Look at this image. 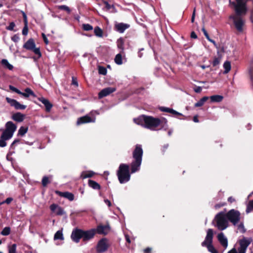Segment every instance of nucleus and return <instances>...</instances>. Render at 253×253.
Wrapping results in <instances>:
<instances>
[{
	"label": "nucleus",
	"mask_w": 253,
	"mask_h": 253,
	"mask_svg": "<svg viewBox=\"0 0 253 253\" xmlns=\"http://www.w3.org/2000/svg\"><path fill=\"white\" fill-rule=\"evenodd\" d=\"M235 2L230 1V5L234 7L236 14L231 15L230 19L233 21L236 29L239 32H242L244 21L240 17L242 14L246 12L247 8L245 7V3L242 0H236Z\"/></svg>",
	"instance_id": "obj_2"
},
{
	"label": "nucleus",
	"mask_w": 253,
	"mask_h": 253,
	"mask_svg": "<svg viewBox=\"0 0 253 253\" xmlns=\"http://www.w3.org/2000/svg\"><path fill=\"white\" fill-rule=\"evenodd\" d=\"M1 63L2 65L6 67L9 70H12L13 68V66L8 62L7 59H2L1 61Z\"/></svg>",
	"instance_id": "obj_37"
},
{
	"label": "nucleus",
	"mask_w": 253,
	"mask_h": 253,
	"mask_svg": "<svg viewBox=\"0 0 253 253\" xmlns=\"http://www.w3.org/2000/svg\"><path fill=\"white\" fill-rule=\"evenodd\" d=\"M143 153L141 145L136 144L132 152L133 161L130 164L131 173L139 170L142 163Z\"/></svg>",
	"instance_id": "obj_3"
},
{
	"label": "nucleus",
	"mask_w": 253,
	"mask_h": 253,
	"mask_svg": "<svg viewBox=\"0 0 253 253\" xmlns=\"http://www.w3.org/2000/svg\"><path fill=\"white\" fill-rule=\"evenodd\" d=\"M219 63V60L217 58H215L214 59L212 62L213 66H216L218 65Z\"/></svg>",
	"instance_id": "obj_52"
},
{
	"label": "nucleus",
	"mask_w": 253,
	"mask_h": 253,
	"mask_svg": "<svg viewBox=\"0 0 253 253\" xmlns=\"http://www.w3.org/2000/svg\"><path fill=\"white\" fill-rule=\"evenodd\" d=\"M82 28L84 31H89L93 30V27L89 24H83Z\"/></svg>",
	"instance_id": "obj_41"
},
{
	"label": "nucleus",
	"mask_w": 253,
	"mask_h": 253,
	"mask_svg": "<svg viewBox=\"0 0 253 253\" xmlns=\"http://www.w3.org/2000/svg\"><path fill=\"white\" fill-rule=\"evenodd\" d=\"M238 230L239 232L241 233H244L246 231L245 228L244 227V224L242 222H241L238 225Z\"/></svg>",
	"instance_id": "obj_44"
},
{
	"label": "nucleus",
	"mask_w": 253,
	"mask_h": 253,
	"mask_svg": "<svg viewBox=\"0 0 253 253\" xmlns=\"http://www.w3.org/2000/svg\"><path fill=\"white\" fill-rule=\"evenodd\" d=\"M223 97L220 95H214L210 97L211 102H220L223 100Z\"/></svg>",
	"instance_id": "obj_29"
},
{
	"label": "nucleus",
	"mask_w": 253,
	"mask_h": 253,
	"mask_svg": "<svg viewBox=\"0 0 253 253\" xmlns=\"http://www.w3.org/2000/svg\"><path fill=\"white\" fill-rule=\"evenodd\" d=\"M28 129V128L27 127H20L18 130V134L21 136H23L25 134L27 133Z\"/></svg>",
	"instance_id": "obj_39"
},
{
	"label": "nucleus",
	"mask_w": 253,
	"mask_h": 253,
	"mask_svg": "<svg viewBox=\"0 0 253 253\" xmlns=\"http://www.w3.org/2000/svg\"><path fill=\"white\" fill-rule=\"evenodd\" d=\"M15 24L13 22H10L9 25L6 27V29L9 31H13Z\"/></svg>",
	"instance_id": "obj_49"
},
{
	"label": "nucleus",
	"mask_w": 253,
	"mask_h": 253,
	"mask_svg": "<svg viewBox=\"0 0 253 253\" xmlns=\"http://www.w3.org/2000/svg\"><path fill=\"white\" fill-rule=\"evenodd\" d=\"M202 30L204 34V35L205 36L206 38H207V39H209L210 38V37H209V35L208 33V32H207V31L206 30V29H205L204 27H203L202 29Z\"/></svg>",
	"instance_id": "obj_53"
},
{
	"label": "nucleus",
	"mask_w": 253,
	"mask_h": 253,
	"mask_svg": "<svg viewBox=\"0 0 253 253\" xmlns=\"http://www.w3.org/2000/svg\"><path fill=\"white\" fill-rule=\"evenodd\" d=\"M95 234V229H92L87 231L83 230L82 239L83 241L86 242L93 238Z\"/></svg>",
	"instance_id": "obj_12"
},
{
	"label": "nucleus",
	"mask_w": 253,
	"mask_h": 253,
	"mask_svg": "<svg viewBox=\"0 0 253 253\" xmlns=\"http://www.w3.org/2000/svg\"><path fill=\"white\" fill-rule=\"evenodd\" d=\"M213 237V230L212 229H209L207 231L205 239L202 243L201 245L203 247H207L208 251L211 253H218L212 244Z\"/></svg>",
	"instance_id": "obj_6"
},
{
	"label": "nucleus",
	"mask_w": 253,
	"mask_h": 253,
	"mask_svg": "<svg viewBox=\"0 0 253 253\" xmlns=\"http://www.w3.org/2000/svg\"><path fill=\"white\" fill-rule=\"evenodd\" d=\"M108 246L107 239L103 238L98 242L96 247V251L99 253H104L107 250Z\"/></svg>",
	"instance_id": "obj_10"
},
{
	"label": "nucleus",
	"mask_w": 253,
	"mask_h": 253,
	"mask_svg": "<svg viewBox=\"0 0 253 253\" xmlns=\"http://www.w3.org/2000/svg\"><path fill=\"white\" fill-rule=\"evenodd\" d=\"M16 245L15 244H12L8 246V253H16Z\"/></svg>",
	"instance_id": "obj_40"
},
{
	"label": "nucleus",
	"mask_w": 253,
	"mask_h": 253,
	"mask_svg": "<svg viewBox=\"0 0 253 253\" xmlns=\"http://www.w3.org/2000/svg\"><path fill=\"white\" fill-rule=\"evenodd\" d=\"M117 47L118 48L121 50L120 52L124 53V42L123 38H120L117 40Z\"/></svg>",
	"instance_id": "obj_30"
},
{
	"label": "nucleus",
	"mask_w": 253,
	"mask_h": 253,
	"mask_svg": "<svg viewBox=\"0 0 253 253\" xmlns=\"http://www.w3.org/2000/svg\"><path fill=\"white\" fill-rule=\"evenodd\" d=\"M228 253H239L238 251L237 252V250L234 248L230 251H229Z\"/></svg>",
	"instance_id": "obj_63"
},
{
	"label": "nucleus",
	"mask_w": 253,
	"mask_h": 253,
	"mask_svg": "<svg viewBox=\"0 0 253 253\" xmlns=\"http://www.w3.org/2000/svg\"><path fill=\"white\" fill-rule=\"evenodd\" d=\"M88 184L89 187L94 189L98 190L100 189V185L95 181L89 179L88 180Z\"/></svg>",
	"instance_id": "obj_28"
},
{
	"label": "nucleus",
	"mask_w": 253,
	"mask_h": 253,
	"mask_svg": "<svg viewBox=\"0 0 253 253\" xmlns=\"http://www.w3.org/2000/svg\"><path fill=\"white\" fill-rule=\"evenodd\" d=\"M22 96L25 98H28L30 96H32L34 97L36 96L35 93L32 90V89L30 88H26L25 89V92H21V94Z\"/></svg>",
	"instance_id": "obj_22"
},
{
	"label": "nucleus",
	"mask_w": 253,
	"mask_h": 253,
	"mask_svg": "<svg viewBox=\"0 0 253 253\" xmlns=\"http://www.w3.org/2000/svg\"><path fill=\"white\" fill-rule=\"evenodd\" d=\"M110 230V227L108 225H99L96 229V231L99 234H107Z\"/></svg>",
	"instance_id": "obj_19"
},
{
	"label": "nucleus",
	"mask_w": 253,
	"mask_h": 253,
	"mask_svg": "<svg viewBox=\"0 0 253 253\" xmlns=\"http://www.w3.org/2000/svg\"><path fill=\"white\" fill-rule=\"evenodd\" d=\"M5 99L7 102L9 103L11 106L14 107L15 109L24 110L26 108V105L21 104L15 99H11L8 97H6Z\"/></svg>",
	"instance_id": "obj_11"
},
{
	"label": "nucleus",
	"mask_w": 253,
	"mask_h": 253,
	"mask_svg": "<svg viewBox=\"0 0 253 253\" xmlns=\"http://www.w3.org/2000/svg\"><path fill=\"white\" fill-rule=\"evenodd\" d=\"M35 54L38 55L39 57L41 56V53L39 48H37L35 46L32 50Z\"/></svg>",
	"instance_id": "obj_48"
},
{
	"label": "nucleus",
	"mask_w": 253,
	"mask_h": 253,
	"mask_svg": "<svg viewBox=\"0 0 253 253\" xmlns=\"http://www.w3.org/2000/svg\"><path fill=\"white\" fill-rule=\"evenodd\" d=\"M56 193L60 197L65 198L70 201H72L74 199V195L72 193L69 192H62L56 191Z\"/></svg>",
	"instance_id": "obj_17"
},
{
	"label": "nucleus",
	"mask_w": 253,
	"mask_h": 253,
	"mask_svg": "<svg viewBox=\"0 0 253 253\" xmlns=\"http://www.w3.org/2000/svg\"><path fill=\"white\" fill-rule=\"evenodd\" d=\"M35 46V43L33 39H30L24 44L23 47L27 50H31Z\"/></svg>",
	"instance_id": "obj_21"
},
{
	"label": "nucleus",
	"mask_w": 253,
	"mask_h": 253,
	"mask_svg": "<svg viewBox=\"0 0 253 253\" xmlns=\"http://www.w3.org/2000/svg\"><path fill=\"white\" fill-rule=\"evenodd\" d=\"M83 230L76 229L72 231L71 237L73 241L79 243L80 239H82Z\"/></svg>",
	"instance_id": "obj_14"
},
{
	"label": "nucleus",
	"mask_w": 253,
	"mask_h": 253,
	"mask_svg": "<svg viewBox=\"0 0 253 253\" xmlns=\"http://www.w3.org/2000/svg\"><path fill=\"white\" fill-rule=\"evenodd\" d=\"M228 222L226 212L222 211L216 214L212 223L218 230L222 231L228 227Z\"/></svg>",
	"instance_id": "obj_4"
},
{
	"label": "nucleus",
	"mask_w": 253,
	"mask_h": 253,
	"mask_svg": "<svg viewBox=\"0 0 253 253\" xmlns=\"http://www.w3.org/2000/svg\"><path fill=\"white\" fill-rule=\"evenodd\" d=\"M28 29L27 27V25H25V26L23 28L22 30V34L24 36H26L28 34Z\"/></svg>",
	"instance_id": "obj_51"
},
{
	"label": "nucleus",
	"mask_w": 253,
	"mask_h": 253,
	"mask_svg": "<svg viewBox=\"0 0 253 253\" xmlns=\"http://www.w3.org/2000/svg\"><path fill=\"white\" fill-rule=\"evenodd\" d=\"M72 84L76 86H78L77 81L73 78H72Z\"/></svg>",
	"instance_id": "obj_64"
},
{
	"label": "nucleus",
	"mask_w": 253,
	"mask_h": 253,
	"mask_svg": "<svg viewBox=\"0 0 253 253\" xmlns=\"http://www.w3.org/2000/svg\"><path fill=\"white\" fill-rule=\"evenodd\" d=\"M248 72H249V74L250 76L251 80H252L253 79V69H252V67H250L249 69Z\"/></svg>",
	"instance_id": "obj_58"
},
{
	"label": "nucleus",
	"mask_w": 253,
	"mask_h": 253,
	"mask_svg": "<svg viewBox=\"0 0 253 253\" xmlns=\"http://www.w3.org/2000/svg\"><path fill=\"white\" fill-rule=\"evenodd\" d=\"M58 8L60 10H63L67 11L68 13H70L71 10L70 8L65 5H61L58 6Z\"/></svg>",
	"instance_id": "obj_43"
},
{
	"label": "nucleus",
	"mask_w": 253,
	"mask_h": 253,
	"mask_svg": "<svg viewBox=\"0 0 253 253\" xmlns=\"http://www.w3.org/2000/svg\"><path fill=\"white\" fill-rule=\"evenodd\" d=\"M117 174L120 183L123 184L128 182L130 178L129 166L125 164H120Z\"/></svg>",
	"instance_id": "obj_5"
},
{
	"label": "nucleus",
	"mask_w": 253,
	"mask_h": 253,
	"mask_svg": "<svg viewBox=\"0 0 253 253\" xmlns=\"http://www.w3.org/2000/svg\"><path fill=\"white\" fill-rule=\"evenodd\" d=\"M116 90V88L109 87L102 89L98 93V98H102L114 92Z\"/></svg>",
	"instance_id": "obj_15"
},
{
	"label": "nucleus",
	"mask_w": 253,
	"mask_h": 253,
	"mask_svg": "<svg viewBox=\"0 0 253 253\" xmlns=\"http://www.w3.org/2000/svg\"><path fill=\"white\" fill-rule=\"evenodd\" d=\"M208 40L209 42H211V43H212L214 44V45L216 48H217V44L215 42L214 40H213L211 39L210 38L209 39H208Z\"/></svg>",
	"instance_id": "obj_62"
},
{
	"label": "nucleus",
	"mask_w": 253,
	"mask_h": 253,
	"mask_svg": "<svg viewBox=\"0 0 253 253\" xmlns=\"http://www.w3.org/2000/svg\"><path fill=\"white\" fill-rule=\"evenodd\" d=\"M54 239L56 240H63L64 239L63 233L62 230L57 231L54 236Z\"/></svg>",
	"instance_id": "obj_33"
},
{
	"label": "nucleus",
	"mask_w": 253,
	"mask_h": 253,
	"mask_svg": "<svg viewBox=\"0 0 253 253\" xmlns=\"http://www.w3.org/2000/svg\"><path fill=\"white\" fill-rule=\"evenodd\" d=\"M13 133L6 129L2 132L1 135V138H3L5 140H8L12 137Z\"/></svg>",
	"instance_id": "obj_27"
},
{
	"label": "nucleus",
	"mask_w": 253,
	"mask_h": 253,
	"mask_svg": "<svg viewBox=\"0 0 253 253\" xmlns=\"http://www.w3.org/2000/svg\"><path fill=\"white\" fill-rule=\"evenodd\" d=\"M115 27L118 32L120 33H123L129 26L127 24L121 23L116 25Z\"/></svg>",
	"instance_id": "obj_20"
},
{
	"label": "nucleus",
	"mask_w": 253,
	"mask_h": 253,
	"mask_svg": "<svg viewBox=\"0 0 253 253\" xmlns=\"http://www.w3.org/2000/svg\"><path fill=\"white\" fill-rule=\"evenodd\" d=\"M253 210V200H250L247 204V208L246 209V212L249 213Z\"/></svg>",
	"instance_id": "obj_38"
},
{
	"label": "nucleus",
	"mask_w": 253,
	"mask_h": 253,
	"mask_svg": "<svg viewBox=\"0 0 253 253\" xmlns=\"http://www.w3.org/2000/svg\"><path fill=\"white\" fill-rule=\"evenodd\" d=\"M94 173H95L93 171L91 170L84 171L82 172L81 177L83 179H85L92 177L94 174Z\"/></svg>",
	"instance_id": "obj_26"
},
{
	"label": "nucleus",
	"mask_w": 253,
	"mask_h": 253,
	"mask_svg": "<svg viewBox=\"0 0 253 253\" xmlns=\"http://www.w3.org/2000/svg\"><path fill=\"white\" fill-rule=\"evenodd\" d=\"M11 39L15 42H18L19 38L17 35H15L12 37Z\"/></svg>",
	"instance_id": "obj_56"
},
{
	"label": "nucleus",
	"mask_w": 253,
	"mask_h": 253,
	"mask_svg": "<svg viewBox=\"0 0 253 253\" xmlns=\"http://www.w3.org/2000/svg\"><path fill=\"white\" fill-rule=\"evenodd\" d=\"M252 241L251 238L244 237L239 241L240 247L238 249L239 253H245L246 250Z\"/></svg>",
	"instance_id": "obj_9"
},
{
	"label": "nucleus",
	"mask_w": 253,
	"mask_h": 253,
	"mask_svg": "<svg viewBox=\"0 0 253 253\" xmlns=\"http://www.w3.org/2000/svg\"><path fill=\"white\" fill-rule=\"evenodd\" d=\"M217 239L220 244L225 248L228 246L227 238L225 236L223 233L221 232L217 235Z\"/></svg>",
	"instance_id": "obj_16"
},
{
	"label": "nucleus",
	"mask_w": 253,
	"mask_h": 253,
	"mask_svg": "<svg viewBox=\"0 0 253 253\" xmlns=\"http://www.w3.org/2000/svg\"><path fill=\"white\" fill-rule=\"evenodd\" d=\"M133 121L136 124L141 125L151 130L161 129L166 130L168 129L167 121L166 120H161L158 118L142 115L138 118L134 119Z\"/></svg>",
	"instance_id": "obj_1"
},
{
	"label": "nucleus",
	"mask_w": 253,
	"mask_h": 253,
	"mask_svg": "<svg viewBox=\"0 0 253 253\" xmlns=\"http://www.w3.org/2000/svg\"><path fill=\"white\" fill-rule=\"evenodd\" d=\"M122 52L117 54L115 57V62L118 65H121L123 64L122 61Z\"/></svg>",
	"instance_id": "obj_34"
},
{
	"label": "nucleus",
	"mask_w": 253,
	"mask_h": 253,
	"mask_svg": "<svg viewBox=\"0 0 253 253\" xmlns=\"http://www.w3.org/2000/svg\"><path fill=\"white\" fill-rule=\"evenodd\" d=\"M42 37L43 38V41H44V43L46 44H48V39L46 38L45 35L44 33H42Z\"/></svg>",
	"instance_id": "obj_54"
},
{
	"label": "nucleus",
	"mask_w": 253,
	"mask_h": 253,
	"mask_svg": "<svg viewBox=\"0 0 253 253\" xmlns=\"http://www.w3.org/2000/svg\"><path fill=\"white\" fill-rule=\"evenodd\" d=\"M98 114L99 113L97 111L92 110L89 113V115H86L78 118L77 125H80L85 123H94L96 120L95 115Z\"/></svg>",
	"instance_id": "obj_7"
},
{
	"label": "nucleus",
	"mask_w": 253,
	"mask_h": 253,
	"mask_svg": "<svg viewBox=\"0 0 253 253\" xmlns=\"http://www.w3.org/2000/svg\"><path fill=\"white\" fill-rule=\"evenodd\" d=\"M160 109L162 112L169 113H171V114H172L173 115H182L181 113H180L176 111L175 110H173V109H171L170 108H168V107H160Z\"/></svg>",
	"instance_id": "obj_24"
},
{
	"label": "nucleus",
	"mask_w": 253,
	"mask_h": 253,
	"mask_svg": "<svg viewBox=\"0 0 253 253\" xmlns=\"http://www.w3.org/2000/svg\"><path fill=\"white\" fill-rule=\"evenodd\" d=\"M190 36H191V38L192 39H196L197 38V35L194 32H192Z\"/></svg>",
	"instance_id": "obj_61"
},
{
	"label": "nucleus",
	"mask_w": 253,
	"mask_h": 253,
	"mask_svg": "<svg viewBox=\"0 0 253 253\" xmlns=\"http://www.w3.org/2000/svg\"><path fill=\"white\" fill-rule=\"evenodd\" d=\"M5 140H6L4 139L3 138H0V147H4L6 146V143L5 142Z\"/></svg>",
	"instance_id": "obj_50"
},
{
	"label": "nucleus",
	"mask_w": 253,
	"mask_h": 253,
	"mask_svg": "<svg viewBox=\"0 0 253 253\" xmlns=\"http://www.w3.org/2000/svg\"><path fill=\"white\" fill-rule=\"evenodd\" d=\"M224 205V204H216V205L214 206V208H215V209L217 210V209H219V208H221V207H223Z\"/></svg>",
	"instance_id": "obj_59"
},
{
	"label": "nucleus",
	"mask_w": 253,
	"mask_h": 253,
	"mask_svg": "<svg viewBox=\"0 0 253 253\" xmlns=\"http://www.w3.org/2000/svg\"><path fill=\"white\" fill-rule=\"evenodd\" d=\"M223 68L224 69V71L223 72V74H227L231 70V63L229 61H226L223 64Z\"/></svg>",
	"instance_id": "obj_32"
},
{
	"label": "nucleus",
	"mask_w": 253,
	"mask_h": 253,
	"mask_svg": "<svg viewBox=\"0 0 253 253\" xmlns=\"http://www.w3.org/2000/svg\"><path fill=\"white\" fill-rule=\"evenodd\" d=\"M38 100L44 104L47 112H49L50 111L52 107V104L47 99L43 97H39Z\"/></svg>",
	"instance_id": "obj_18"
},
{
	"label": "nucleus",
	"mask_w": 253,
	"mask_h": 253,
	"mask_svg": "<svg viewBox=\"0 0 253 253\" xmlns=\"http://www.w3.org/2000/svg\"><path fill=\"white\" fill-rule=\"evenodd\" d=\"M9 88L12 91H14V92L18 93V94H20V95L21 94V91L20 90H19L18 89H17V88H16L15 87H14L11 85H9Z\"/></svg>",
	"instance_id": "obj_46"
},
{
	"label": "nucleus",
	"mask_w": 253,
	"mask_h": 253,
	"mask_svg": "<svg viewBox=\"0 0 253 253\" xmlns=\"http://www.w3.org/2000/svg\"><path fill=\"white\" fill-rule=\"evenodd\" d=\"M10 228L9 227H5L1 232V234L3 236H7L10 234Z\"/></svg>",
	"instance_id": "obj_42"
},
{
	"label": "nucleus",
	"mask_w": 253,
	"mask_h": 253,
	"mask_svg": "<svg viewBox=\"0 0 253 253\" xmlns=\"http://www.w3.org/2000/svg\"><path fill=\"white\" fill-rule=\"evenodd\" d=\"M228 221L236 225L240 220L241 214L239 211L232 209L226 213Z\"/></svg>",
	"instance_id": "obj_8"
},
{
	"label": "nucleus",
	"mask_w": 253,
	"mask_h": 253,
	"mask_svg": "<svg viewBox=\"0 0 253 253\" xmlns=\"http://www.w3.org/2000/svg\"><path fill=\"white\" fill-rule=\"evenodd\" d=\"M12 200L13 199L12 198L9 197L7 198L5 201L2 202V203H6L9 204L12 202Z\"/></svg>",
	"instance_id": "obj_55"
},
{
	"label": "nucleus",
	"mask_w": 253,
	"mask_h": 253,
	"mask_svg": "<svg viewBox=\"0 0 253 253\" xmlns=\"http://www.w3.org/2000/svg\"><path fill=\"white\" fill-rule=\"evenodd\" d=\"M98 72L100 74L103 75H106L107 73V70L106 68L103 67H99Z\"/></svg>",
	"instance_id": "obj_47"
},
{
	"label": "nucleus",
	"mask_w": 253,
	"mask_h": 253,
	"mask_svg": "<svg viewBox=\"0 0 253 253\" xmlns=\"http://www.w3.org/2000/svg\"><path fill=\"white\" fill-rule=\"evenodd\" d=\"M25 116L21 113H16L12 116V119L17 122H21L24 120Z\"/></svg>",
	"instance_id": "obj_25"
},
{
	"label": "nucleus",
	"mask_w": 253,
	"mask_h": 253,
	"mask_svg": "<svg viewBox=\"0 0 253 253\" xmlns=\"http://www.w3.org/2000/svg\"><path fill=\"white\" fill-rule=\"evenodd\" d=\"M42 184L43 186H45L49 182L48 180V177L47 176H44L43 177L42 179Z\"/></svg>",
	"instance_id": "obj_45"
},
{
	"label": "nucleus",
	"mask_w": 253,
	"mask_h": 253,
	"mask_svg": "<svg viewBox=\"0 0 253 253\" xmlns=\"http://www.w3.org/2000/svg\"><path fill=\"white\" fill-rule=\"evenodd\" d=\"M104 201L105 203V204H106V205H107L109 207H111V202H110L109 200H108V199H105V200H104Z\"/></svg>",
	"instance_id": "obj_60"
},
{
	"label": "nucleus",
	"mask_w": 253,
	"mask_h": 253,
	"mask_svg": "<svg viewBox=\"0 0 253 253\" xmlns=\"http://www.w3.org/2000/svg\"><path fill=\"white\" fill-rule=\"evenodd\" d=\"M5 126L6 130L10 131L13 133H14V131L16 129V126L11 121L7 122Z\"/></svg>",
	"instance_id": "obj_23"
},
{
	"label": "nucleus",
	"mask_w": 253,
	"mask_h": 253,
	"mask_svg": "<svg viewBox=\"0 0 253 253\" xmlns=\"http://www.w3.org/2000/svg\"><path fill=\"white\" fill-rule=\"evenodd\" d=\"M94 33L95 35L98 37L101 38L103 37V31L102 29L98 26L95 27Z\"/></svg>",
	"instance_id": "obj_35"
},
{
	"label": "nucleus",
	"mask_w": 253,
	"mask_h": 253,
	"mask_svg": "<svg viewBox=\"0 0 253 253\" xmlns=\"http://www.w3.org/2000/svg\"><path fill=\"white\" fill-rule=\"evenodd\" d=\"M105 8L107 10L110 11L111 12H116V9L113 5H110L107 1H105Z\"/></svg>",
	"instance_id": "obj_36"
},
{
	"label": "nucleus",
	"mask_w": 253,
	"mask_h": 253,
	"mask_svg": "<svg viewBox=\"0 0 253 253\" xmlns=\"http://www.w3.org/2000/svg\"><path fill=\"white\" fill-rule=\"evenodd\" d=\"M51 211L57 215H63L66 214L64 210L57 204H53L50 206Z\"/></svg>",
	"instance_id": "obj_13"
},
{
	"label": "nucleus",
	"mask_w": 253,
	"mask_h": 253,
	"mask_svg": "<svg viewBox=\"0 0 253 253\" xmlns=\"http://www.w3.org/2000/svg\"><path fill=\"white\" fill-rule=\"evenodd\" d=\"M209 97L208 96H204L199 101L196 103L194 105L195 107H199L202 106L205 102L209 99Z\"/></svg>",
	"instance_id": "obj_31"
},
{
	"label": "nucleus",
	"mask_w": 253,
	"mask_h": 253,
	"mask_svg": "<svg viewBox=\"0 0 253 253\" xmlns=\"http://www.w3.org/2000/svg\"><path fill=\"white\" fill-rule=\"evenodd\" d=\"M202 87L201 86H196L194 88V90L197 93H200L202 91Z\"/></svg>",
	"instance_id": "obj_57"
}]
</instances>
